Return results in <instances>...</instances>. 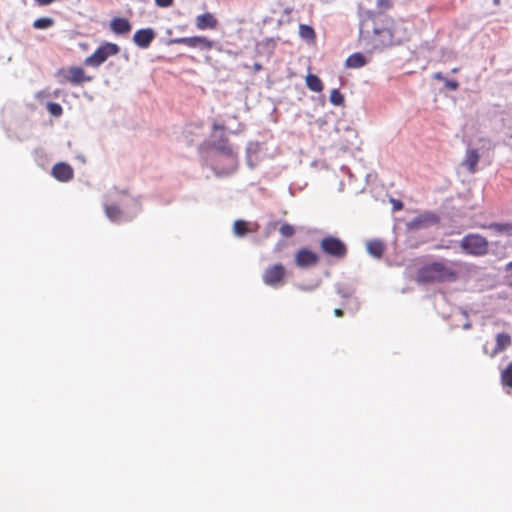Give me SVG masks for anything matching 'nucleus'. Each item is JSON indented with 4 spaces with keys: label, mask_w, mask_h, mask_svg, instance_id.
Here are the masks:
<instances>
[{
    "label": "nucleus",
    "mask_w": 512,
    "mask_h": 512,
    "mask_svg": "<svg viewBox=\"0 0 512 512\" xmlns=\"http://www.w3.org/2000/svg\"><path fill=\"white\" fill-rule=\"evenodd\" d=\"M461 265L460 261L427 263L417 271L416 281L419 284L455 282L459 278L457 267Z\"/></svg>",
    "instance_id": "nucleus-1"
},
{
    "label": "nucleus",
    "mask_w": 512,
    "mask_h": 512,
    "mask_svg": "<svg viewBox=\"0 0 512 512\" xmlns=\"http://www.w3.org/2000/svg\"><path fill=\"white\" fill-rule=\"evenodd\" d=\"M459 246L462 252L476 257L484 256L489 251L488 240L477 233L465 235L460 240Z\"/></svg>",
    "instance_id": "nucleus-2"
},
{
    "label": "nucleus",
    "mask_w": 512,
    "mask_h": 512,
    "mask_svg": "<svg viewBox=\"0 0 512 512\" xmlns=\"http://www.w3.org/2000/svg\"><path fill=\"white\" fill-rule=\"evenodd\" d=\"M394 21L388 16L379 15L373 19V33L379 37L383 45H390L394 42Z\"/></svg>",
    "instance_id": "nucleus-3"
},
{
    "label": "nucleus",
    "mask_w": 512,
    "mask_h": 512,
    "mask_svg": "<svg viewBox=\"0 0 512 512\" xmlns=\"http://www.w3.org/2000/svg\"><path fill=\"white\" fill-rule=\"evenodd\" d=\"M319 246L325 255L337 260L345 258L348 254L347 245L335 236H325L321 239Z\"/></svg>",
    "instance_id": "nucleus-4"
},
{
    "label": "nucleus",
    "mask_w": 512,
    "mask_h": 512,
    "mask_svg": "<svg viewBox=\"0 0 512 512\" xmlns=\"http://www.w3.org/2000/svg\"><path fill=\"white\" fill-rule=\"evenodd\" d=\"M56 77L60 83H70L77 86L93 80L92 76L86 74L85 70L79 66L61 68L57 71Z\"/></svg>",
    "instance_id": "nucleus-5"
},
{
    "label": "nucleus",
    "mask_w": 512,
    "mask_h": 512,
    "mask_svg": "<svg viewBox=\"0 0 512 512\" xmlns=\"http://www.w3.org/2000/svg\"><path fill=\"white\" fill-rule=\"evenodd\" d=\"M120 48L117 44L111 42H105L101 44L90 56L85 58L84 64L90 67H99L109 57L117 55Z\"/></svg>",
    "instance_id": "nucleus-6"
},
{
    "label": "nucleus",
    "mask_w": 512,
    "mask_h": 512,
    "mask_svg": "<svg viewBox=\"0 0 512 512\" xmlns=\"http://www.w3.org/2000/svg\"><path fill=\"white\" fill-rule=\"evenodd\" d=\"M285 277L286 269L282 264L278 263L266 268L262 279L266 285L276 287L284 283Z\"/></svg>",
    "instance_id": "nucleus-7"
},
{
    "label": "nucleus",
    "mask_w": 512,
    "mask_h": 512,
    "mask_svg": "<svg viewBox=\"0 0 512 512\" xmlns=\"http://www.w3.org/2000/svg\"><path fill=\"white\" fill-rule=\"evenodd\" d=\"M170 42L172 44H180L190 48H201L204 50H211L214 46L213 41L204 36L174 38L171 39Z\"/></svg>",
    "instance_id": "nucleus-8"
},
{
    "label": "nucleus",
    "mask_w": 512,
    "mask_h": 512,
    "mask_svg": "<svg viewBox=\"0 0 512 512\" xmlns=\"http://www.w3.org/2000/svg\"><path fill=\"white\" fill-rule=\"evenodd\" d=\"M295 264L299 268L316 266L319 263V255L307 248H301L295 253Z\"/></svg>",
    "instance_id": "nucleus-9"
},
{
    "label": "nucleus",
    "mask_w": 512,
    "mask_h": 512,
    "mask_svg": "<svg viewBox=\"0 0 512 512\" xmlns=\"http://www.w3.org/2000/svg\"><path fill=\"white\" fill-rule=\"evenodd\" d=\"M216 150L217 153L214 159L215 163H218L221 157H224L228 162V167L226 169H223L222 172L229 173L233 171L236 167L237 156L233 151L232 147L227 144H223L221 146H217Z\"/></svg>",
    "instance_id": "nucleus-10"
},
{
    "label": "nucleus",
    "mask_w": 512,
    "mask_h": 512,
    "mask_svg": "<svg viewBox=\"0 0 512 512\" xmlns=\"http://www.w3.org/2000/svg\"><path fill=\"white\" fill-rule=\"evenodd\" d=\"M480 153L476 148H468L465 152L464 159L461 165L466 168L470 174H474L478 170V162L480 160Z\"/></svg>",
    "instance_id": "nucleus-11"
},
{
    "label": "nucleus",
    "mask_w": 512,
    "mask_h": 512,
    "mask_svg": "<svg viewBox=\"0 0 512 512\" xmlns=\"http://www.w3.org/2000/svg\"><path fill=\"white\" fill-rule=\"evenodd\" d=\"M51 173L55 179L61 182H67L71 180L74 176L73 168L69 164L64 162L55 164L52 167Z\"/></svg>",
    "instance_id": "nucleus-12"
},
{
    "label": "nucleus",
    "mask_w": 512,
    "mask_h": 512,
    "mask_svg": "<svg viewBox=\"0 0 512 512\" xmlns=\"http://www.w3.org/2000/svg\"><path fill=\"white\" fill-rule=\"evenodd\" d=\"M155 37L151 28L137 30L133 36L135 44L140 48H147Z\"/></svg>",
    "instance_id": "nucleus-13"
},
{
    "label": "nucleus",
    "mask_w": 512,
    "mask_h": 512,
    "mask_svg": "<svg viewBox=\"0 0 512 512\" xmlns=\"http://www.w3.org/2000/svg\"><path fill=\"white\" fill-rule=\"evenodd\" d=\"M496 345L495 348L492 350V352L488 353L485 350V353H487L490 357H495L505 349H507L512 344L511 336L508 333H498L496 335Z\"/></svg>",
    "instance_id": "nucleus-14"
},
{
    "label": "nucleus",
    "mask_w": 512,
    "mask_h": 512,
    "mask_svg": "<svg viewBox=\"0 0 512 512\" xmlns=\"http://www.w3.org/2000/svg\"><path fill=\"white\" fill-rule=\"evenodd\" d=\"M218 25V20L212 13H204L196 17V27L199 30L215 29Z\"/></svg>",
    "instance_id": "nucleus-15"
},
{
    "label": "nucleus",
    "mask_w": 512,
    "mask_h": 512,
    "mask_svg": "<svg viewBox=\"0 0 512 512\" xmlns=\"http://www.w3.org/2000/svg\"><path fill=\"white\" fill-rule=\"evenodd\" d=\"M110 28L115 34L123 35L129 33L132 26L126 18L115 17L110 22Z\"/></svg>",
    "instance_id": "nucleus-16"
},
{
    "label": "nucleus",
    "mask_w": 512,
    "mask_h": 512,
    "mask_svg": "<svg viewBox=\"0 0 512 512\" xmlns=\"http://www.w3.org/2000/svg\"><path fill=\"white\" fill-rule=\"evenodd\" d=\"M367 250L372 256L381 258L384 254L385 246L382 241L371 240L367 243Z\"/></svg>",
    "instance_id": "nucleus-17"
},
{
    "label": "nucleus",
    "mask_w": 512,
    "mask_h": 512,
    "mask_svg": "<svg viewBox=\"0 0 512 512\" xmlns=\"http://www.w3.org/2000/svg\"><path fill=\"white\" fill-rule=\"evenodd\" d=\"M307 87L313 92H322L324 89L321 79L315 74H308L305 78Z\"/></svg>",
    "instance_id": "nucleus-18"
},
{
    "label": "nucleus",
    "mask_w": 512,
    "mask_h": 512,
    "mask_svg": "<svg viewBox=\"0 0 512 512\" xmlns=\"http://www.w3.org/2000/svg\"><path fill=\"white\" fill-rule=\"evenodd\" d=\"M255 229H250L248 223L244 220H236L233 224V232L238 237H243L247 233L255 231Z\"/></svg>",
    "instance_id": "nucleus-19"
},
{
    "label": "nucleus",
    "mask_w": 512,
    "mask_h": 512,
    "mask_svg": "<svg viewBox=\"0 0 512 512\" xmlns=\"http://www.w3.org/2000/svg\"><path fill=\"white\" fill-rule=\"evenodd\" d=\"M481 227L486 228V226ZM487 228L494 230L498 233H503L512 236V223H491L487 226Z\"/></svg>",
    "instance_id": "nucleus-20"
},
{
    "label": "nucleus",
    "mask_w": 512,
    "mask_h": 512,
    "mask_svg": "<svg viewBox=\"0 0 512 512\" xmlns=\"http://www.w3.org/2000/svg\"><path fill=\"white\" fill-rule=\"evenodd\" d=\"M365 63V57L361 53H354L350 55L346 60L347 66L351 68H360L364 66Z\"/></svg>",
    "instance_id": "nucleus-21"
},
{
    "label": "nucleus",
    "mask_w": 512,
    "mask_h": 512,
    "mask_svg": "<svg viewBox=\"0 0 512 512\" xmlns=\"http://www.w3.org/2000/svg\"><path fill=\"white\" fill-rule=\"evenodd\" d=\"M106 216L113 222H117L122 217V211L117 205H106L105 206Z\"/></svg>",
    "instance_id": "nucleus-22"
},
{
    "label": "nucleus",
    "mask_w": 512,
    "mask_h": 512,
    "mask_svg": "<svg viewBox=\"0 0 512 512\" xmlns=\"http://www.w3.org/2000/svg\"><path fill=\"white\" fill-rule=\"evenodd\" d=\"M299 34L303 39L309 41H314L316 38L314 29L311 26L305 24H301L299 26Z\"/></svg>",
    "instance_id": "nucleus-23"
},
{
    "label": "nucleus",
    "mask_w": 512,
    "mask_h": 512,
    "mask_svg": "<svg viewBox=\"0 0 512 512\" xmlns=\"http://www.w3.org/2000/svg\"><path fill=\"white\" fill-rule=\"evenodd\" d=\"M54 25V20L49 17L38 18L33 22L35 29H47Z\"/></svg>",
    "instance_id": "nucleus-24"
},
{
    "label": "nucleus",
    "mask_w": 512,
    "mask_h": 512,
    "mask_svg": "<svg viewBox=\"0 0 512 512\" xmlns=\"http://www.w3.org/2000/svg\"><path fill=\"white\" fill-rule=\"evenodd\" d=\"M501 380L504 385L512 388V362L502 371Z\"/></svg>",
    "instance_id": "nucleus-25"
},
{
    "label": "nucleus",
    "mask_w": 512,
    "mask_h": 512,
    "mask_svg": "<svg viewBox=\"0 0 512 512\" xmlns=\"http://www.w3.org/2000/svg\"><path fill=\"white\" fill-rule=\"evenodd\" d=\"M330 102L335 106L344 104V96L338 89H333L330 93Z\"/></svg>",
    "instance_id": "nucleus-26"
},
{
    "label": "nucleus",
    "mask_w": 512,
    "mask_h": 512,
    "mask_svg": "<svg viewBox=\"0 0 512 512\" xmlns=\"http://www.w3.org/2000/svg\"><path fill=\"white\" fill-rule=\"evenodd\" d=\"M46 107L49 113L55 117H60L63 113L62 106L59 103L48 102Z\"/></svg>",
    "instance_id": "nucleus-27"
},
{
    "label": "nucleus",
    "mask_w": 512,
    "mask_h": 512,
    "mask_svg": "<svg viewBox=\"0 0 512 512\" xmlns=\"http://www.w3.org/2000/svg\"><path fill=\"white\" fill-rule=\"evenodd\" d=\"M279 232L282 236L289 238L295 234V228L288 223H284L279 228Z\"/></svg>",
    "instance_id": "nucleus-28"
},
{
    "label": "nucleus",
    "mask_w": 512,
    "mask_h": 512,
    "mask_svg": "<svg viewBox=\"0 0 512 512\" xmlns=\"http://www.w3.org/2000/svg\"><path fill=\"white\" fill-rule=\"evenodd\" d=\"M444 84L445 86L449 89V90H452V91H455L458 89L459 87V83L455 80H450V79H447L444 81Z\"/></svg>",
    "instance_id": "nucleus-29"
},
{
    "label": "nucleus",
    "mask_w": 512,
    "mask_h": 512,
    "mask_svg": "<svg viewBox=\"0 0 512 512\" xmlns=\"http://www.w3.org/2000/svg\"><path fill=\"white\" fill-rule=\"evenodd\" d=\"M173 3H174V0H155V4L161 8L170 7L173 5Z\"/></svg>",
    "instance_id": "nucleus-30"
},
{
    "label": "nucleus",
    "mask_w": 512,
    "mask_h": 512,
    "mask_svg": "<svg viewBox=\"0 0 512 512\" xmlns=\"http://www.w3.org/2000/svg\"><path fill=\"white\" fill-rule=\"evenodd\" d=\"M378 5L385 8H391L392 2L391 0H378Z\"/></svg>",
    "instance_id": "nucleus-31"
},
{
    "label": "nucleus",
    "mask_w": 512,
    "mask_h": 512,
    "mask_svg": "<svg viewBox=\"0 0 512 512\" xmlns=\"http://www.w3.org/2000/svg\"><path fill=\"white\" fill-rule=\"evenodd\" d=\"M56 0H35L36 4H38L39 6H46V5H50L52 4L53 2H55Z\"/></svg>",
    "instance_id": "nucleus-32"
},
{
    "label": "nucleus",
    "mask_w": 512,
    "mask_h": 512,
    "mask_svg": "<svg viewBox=\"0 0 512 512\" xmlns=\"http://www.w3.org/2000/svg\"><path fill=\"white\" fill-rule=\"evenodd\" d=\"M422 223H423L422 219H415L413 222H411L410 227L418 228L421 226Z\"/></svg>",
    "instance_id": "nucleus-33"
},
{
    "label": "nucleus",
    "mask_w": 512,
    "mask_h": 512,
    "mask_svg": "<svg viewBox=\"0 0 512 512\" xmlns=\"http://www.w3.org/2000/svg\"><path fill=\"white\" fill-rule=\"evenodd\" d=\"M434 79L440 80V81H443V82L446 80V78L442 75L441 72H436L434 74Z\"/></svg>",
    "instance_id": "nucleus-34"
},
{
    "label": "nucleus",
    "mask_w": 512,
    "mask_h": 512,
    "mask_svg": "<svg viewBox=\"0 0 512 512\" xmlns=\"http://www.w3.org/2000/svg\"><path fill=\"white\" fill-rule=\"evenodd\" d=\"M334 314H335V316H337V317H342V316L344 315V312H343V310H342V309H340V308H336V309L334 310Z\"/></svg>",
    "instance_id": "nucleus-35"
},
{
    "label": "nucleus",
    "mask_w": 512,
    "mask_h": 512,
    "mask_svg": "<svg viewBox=\"0 0 512 512\" xmlns=\"http://www.w3.org/2000/svg\"><path fill=\"white\" fill-rule=\"evenodd\" d=\"M224 126L220 124H213V130H223Z\"/></svg>",
    "instance_id": "nucleus-36"
},
{
    "label": "nucleus",
    "mask_w": 512,
    "mask_h": 512,
    "mask_svg": "<svg viewBox=\"0 0 512 512\" xmlns=\"http://www.w3.org/2000/svg\"><path fill=\"white\" fill-rule=\"evenodd\" d=\"M402 206H403V205H402V202H400V201H396V202L394 203V208H395L396 210L401 209V208H402Z\"/></svg>",
    "instance_id": "nucleus-37"
},
{
    "label": "nucleus",
    "mask_w": 512,
    "mask_h": 512,
    "mask_svg": "<svg viewBox=\"0 0 512 512\" xmlns=\"http://www.w3.org/2000/svg\"><path fill=\"white\" fill-rule=\"evenodd\" d=\"M255 69L256 70H260L261 69V65L260 64H255Z\"/></svg>",
    "instance_id": "nucleus-38"
},
{
    "label": "nucleus",
    "mask_w": 512,
    "mask_h": 512,
    "mask_svg": "<svg viewBox=\"0 0 512 512\" xmlns=\"http://www.w3.org/2000/svg\"><path fill=\"white\" fill-rule=\"evenodd\" d=\"M458 71H459V69H458V68H454V69H452V73H457Z\"/></svg>",
    "instance_id": "nucleus-39"
},
{
    "label": "nucleus",
    "mask_w": 512,
    "mask_h": 512,
    "mask_svg": "<svg viewBox=\"0 0 512 512\" xmlns=\"http://www.w3.org/2000/svg\"><path fill=\"white\" fill-rule=\"evenodd\" d=\"M508 268H512V261L507 265Z\"/></svg>",
    "instance_id": "nucleus-40"
}]
</instances>
